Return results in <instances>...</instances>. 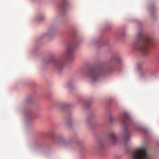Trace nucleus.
Returning a JSON list of instances; mask_svg holds the SVG:
<instances>
[{
  "label": "nucleus",
  "instance_id": "obj_4",
  "mask_svg": "<svg viewBox=\"0 0 159 159\" xmlns=\"http://www.w3.org/2000/svg\"><path fill=\"white\" fill-rule=\"evenodd\" d=\"M132 159H150L145 148H140L133 152L132 155Z\"/></svg>",
  "mask_w": 159,
  "mask_h": 159
},
{
  "label": "nucleus",
  "instance_id": "obj_3",
  "mask_svg": "<svg viewBox=\"0 0 159 159\" xmlns=\"http://www.w3.org/2000/svg\"><path fill=\"white\" fill-rule=\"evenodd\" d=\"M104 73V70L102 69H94L89 70L86 76L92 81L95 82Z\"/></svg>",
  "mask_w": 159,
  "mask_h": 159
},
{
  "label": "nucleus",
  "instance_id": "obj_7",
  "mask_svg": "<svg viewBox=\"0 0 159 159\" xmlns=\"http://www.w3.org/2000/svg\"><path fill=\"white\" fill-rule=\"evenodd\" d=\"M129 137V133L128 131H127L126 134L125 136V141H128Z\"/></svg>",
  "mask_w": 159,
  "mask_h": 159
},
{
  "label": "nucleus",
  "instance_id": "obj_1",
  "mask_svg": "<svg viewBox=\"0 0 159 159\" xmlns=\"http://www.w3.org/2000/svg\"><path fill=\"white\" fill-rule=\"evenodd\" d=\"M153 43L148 35H144L141 33L139 34L138 42L135 46L144 56H146L149 53L148 46L152 45Z\"/></svg>",
  "mask_w": 159,
  "mask_h": 159
},
{
  "label": "nucleus",
  "instance_id": "obj_2",
  "mask_svg": "<svg viewBox=\"0 0 159 159\" xmlns=\"http://www.w3.org/2000/svg\"><path fill=\"white\" fill-rule=\"evenodd\" d=\"M74 48V45H70L62 54L60 59H53L52 63L54 67L58 70L61 69L63 67L64 61L73 57L71 55Z\"/></svg>",
  "mask_w": 159,
  "mask_h": 159
},
{
  "label": "nucleus",
  "instance_id": "obj_6",
  "mask_svg": "<svg viewBox=\"0 0 159 159\" xmlns=\"http://www.w3.org/2000/svg\"><path fill=\"white\" fill-rule=\"evenodd\" d=\"M108 137V139L113 143L115 144L116 143L117 139L114 132H111Z\"/></svg>",
  "mask_w": 159,
  "mask_h": 159
},
{
  "label": "nucleus",
  "instance_id": "obj_5",
  "mask_svg": "<svg viewBox=\"0 0 159 159\" xmlns=\"http://www.w3.org/2000/svg\"><path fill=\"white\" fill-rule=\"evenodd\" d=\"M130 120L128 117V116L125 115L123 117L122 123V126L123 128L126 129L128 125V123Z\"/></svg>",
  "mask_w": 159,
  "mask_h": 159
},
{
  "label": "nucleus",
  "instance_id": "obj_8",
  "mask_svg": "<svg viewBox=\"0 0 159 159\" xmlns=\"http://www.w3.org/2000/svg\"><path fill=\"white\" fill-rule=\"evenodd\" d=\"M113 121V118L111 117L110 118V121L112 122Z\"/></svg>",
  "mask_w": 159,
  "mask_h": 159
},
{
  "label": "nucleus",
  "instance_id": "obj_9",
  "mask_svg": "<svg viewBox=\"0 0 159 159\" xmlns=\"http://www.w3.org/2000/svg\"><path fill=\"white\" fill-rule=\"evenodd\" d=\"M121 61V59L120 58L119 59V62H120Z\"/></svg>",
  "mask_w": 159,
  "mask_h": 159
}]
</instances>
